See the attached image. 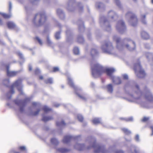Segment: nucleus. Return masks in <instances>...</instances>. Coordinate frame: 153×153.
<instances>
[{
    "label": "nucleus",
    "mask_w": 153,
    "mask_h": 153,
    "mask_svg": "<svg viewBox=\"0 0 153 153\" xmlns=\"http://www.w3.org/2000/svg\"><path fill=\"white\" fill-rule=\"evenodd\" d=\"M56 12L57 14L59 15H60L61 14L63 13L62 11L60 9H57Z\"/></svg>",
    "instance_id": "obj_47"
},
{
    "label": "nucleus",
    "mask_w": 153,
    "mask_h": 153,
    "mask_svg": "<svg viewBox=\"0 0 153 153\" xmlns=\"http://www.w3.org/2000/svg\"><path fill=\"white\" fill-rule=\"evenodd\" d=\"M107 88L108 92L111 93L113 91V87L112 84H109L108 85Z\"/></svg>",
    "instance_id": "obj_24"
},
{
    "label": "nucleus",
    "mask_w": 153,
    "mask_h": 153,
    "mask_svg": "<svg viewBox=\"0 0 153 153\" xmlns=\"http://www.w3.org/2000/svg\"><path fill=\"white\" fill-rule=\"evenodd\" d=\"M14 153H20L19 152H14Z\"/></svg>",
    "instance_id": "obj_64"
},
{
    "label": "nucleus",
    "mask_w": 153,
    "mask_h": 153,
    "mask_svg": "<svg viewBox=\"0 0 153 153\" xmlns=\"http://www.w3.org/2000/svg\"><path fill=\"white\" fill-rule=\"evenodd\" d=\"M73 52L74 54L76 55L79 54V48L77 47H75L73 49Z\"/></svg>",
    "instance_id": "obj_29"
},
{
    "label": "nucleus",
    "mask_w": 153,
    "mask_h": 153,
    "mask_svg": "<svg viewBox=\"0 0 153 153\" xmlns=\"http://www.w3.org/2000/svg\"><path fill=\"white\" fill-rule=\"evenodd\" d=\"M53 119V118L52 117H43L42 119V120L44 122H47L50 120H51Z\"/></svg>",
    "instance_id": "obj_22"
},
{
    "label": "nucleus",
    "mask_w": 153,
    "mask_h": 153,
    "mask_svg": "<svg viewBox=\"0 0 153 153\" xmlns=\"http://www.w3.org/2000/svg\"><path fill=\"white\" fill-rule=\"evenodd\" d=\"M39 79L40 80H42L43 79V76H39Z\"/></svg>",
    "instance_id": "obj_57"
},
{
    "label": "nucleus",
    "mask_w": 153,
    "mask_h": 153,
    "mask_svg": "<svg viewBox=\"0 0 153 153\" xmlns=\"http://www.w3.org/2000/svg\"><path fill=\"white\" fill-rule=\"evenodd\" d=\"M29 70L30 71H31L32 70V67L31 65H29Z\"/></svg>",
    "instance_id": "obj_56"
},
{
    "label": "nucleus",
    "mask_w": 153,
    "mask_h": 153,
    "mask_svg": "<svg viewBox=\"0 0 153 153\" xmlns=\"http://www.w3.org/2000/svg\"><path fill=\"white\" fill-rule=\"evenodd\" d=\"M74 148L77 150H81L84 147V145L83 144H80L78 143H76L74 146Z\"/></svg>",
    "instance_id": "obj_17"
},
{
    "label": "nucleus",
    "mask_w": 153,
    "mask_h": 153,
    "mask_svg": "<svg viewBox=\"0 0 153 153\" xmlns=\"http://www.w3.org/2000/svg\"><path fill=\"white\" fill-rule=\"evenodd\" d=\"M51 142L53 144L57 145L59 144V142L58 140L55 138H53L51 140Z\"/></svg>",
    "instance_id": "obj_28"
},
{
    "label": "nucleus",
    "mask_w": 153,
    "mask_h": 153,
    "mask_svg": "<svg viewBox=\"0 0 153 153\" xmlns=\"http://www.w3.org/2000/svg\"><path fill=\"white\" fill-rule=\"evenodd\" d=\"M146 17L145 15H143L142 16V23L144 24H145L146 23V21L144 19Z\"/></svg>",
    "instance_id": "obj_41"
},
{
    "label": "nucleus",
    "mask_w": 153,
    "mask_h": 153,
    "mask_svg": "<svg viewBox=\"0 0 153 153\" xmlns=\"http://www.w3.org/2000/svg\"><path fill=\"white\" fill-rule=\"evenodd\" d=\"M117 30L119 33H123L126 30V27L125 22L122 20L119 21L116 26Z\"/></svg>",
    "instance_id": "obj_10"
},
{
    "label": "nucleus",
    "mask_w": 153,
    "mask_h": 153,
    "mask_svg": "<svg viewBox=\"0 0 153 153\" xmlns=\"http://www.w3.org/2000/svg\"><path fill=\"white\" fill-rule=\"evenodd\" d=\"M91 54L92 57L93 58H94L97 56L98 54V52L96 49L93 48L91 51Z\"/></svg>",
    "instance_id": "obj_18"
},
{
    "label": "nucleus",
    "mask_w": 153,
    "mask_h": 153,
    "mask_svg": "<svg viewBox=\"0 0 153 153\" xmlns=\"http://www.w3.org/2000/svg\"><path fill=\"white\" fill-rule=\"evenodd\" d=\"M91 36V34H88V38H90V36Z\"/></svg>",
    "instance_id": "obj_61"
},
{
    "label": "nucleus",
    "mask_w": 153,
    "mask_h": 153,
    "mask_svg": "<svg viewBox=\"0 0 153 153\" xmlns=\"http://www.w3.org/2000/svg\"><path fill=\"white\" fill-rule=\"evenodd\" d=\"M91 84L92 86H93L94 85V84L93 82H91Z\"/></svg>",
    "instance_id": "obj_62"
},
{
    "label": "nucleus",
    "mask_w": 153,
    "mask_h": 153,
    "mask_svg": "<svg viewBox=\"0 0 153 153\" xmlns=\"http://www.w3.org/2000/svg\"><path fill=\"white\" fill-rule=\"evenodd\" d=\"M115 153H124V152L123 151L119 150L116 151Z\"/></svg>",
    "instance_id": "obj_54"
},
{
    "label": "nucleus",
    "mask_w": 153,
    "mask_h": 153,
    "mask_svg": "<svg viewBox=\"0 0 153 153\" xmlns=\"http://www.w3.org/2000/svg\"><path fill=\"white\" fill-rule=\"evenodd\" d=\"M92 122L94 124H97L101 123V120L100 119L95 118L93 120Z\"/></svg>",
    "instance_id": "obj_25"
},
{
    "label": "nucleus",
    "mask_w": 153,
    "mask_h": 153,
    "mask_svg": "<svg viewBox=\"0 0 153 153\" xmlns=\"http://www.w3.org/2000/svg\"><path fill=\"white\" fill-rule=\"evenodd\" d=\"M59 71V68L57 67H55L53 68L52 70L51 71L52 72H56Z\"/></svg>",
    "instance_id": "obj_37"
},
{
    "label": "nucleus",
    "mask_w": 153,
    "mask_h": 153,
    "mask_svg": "<svg viewBox=\"0 0 153 153\" xmlns=\"http://www.w3.org/2000/svg\"><path fill=\"white\" fill-rule=\"evenodd\" d=\"M40 111V110L39 109H37L36 111L34 112L32 114V115H33V116H36V115H37L39 114Z\"/></svg>",
    "instance_id": "obj_44"
},
{
    "label": "nucleus",
    "mask_w": 153,
    "mask_h": 153,
    "mask_svg": "<svg viewBox=\"0 0 153 153\" xmlns=\"http://www.w3.org/2000/svg\"><path fill=\"white\" fill-rule=\"evenodd\" d=\"M22 82V79H19L16 80L12 85L11 86V90L10 91V93L11 94H13L14 93L13 88L15 86L17 87L21 84Z\"/></svg>",
    "instance_id": "obj_13"
},
{
    "label": "nucleus",
    "mask_w": 153,
    "mask_h": 153,
    "mask_svg": "<svg viewBox=\"0 0 153 153\" xmlns=\"http://www.w3.org/2000/svg\"><path fill=\"white\" fill-rule=\"evenodd\" d=\"M123 78L124 79L127 80L128 79V75L126 74H124L122 75Z\"/></svg>",
    "instance_id": "obj_45"
},
{
    "label": "nucleus",
    "mask_w": 153,
    "mask_h": 153,
    "mask_svg": "<svg viewBox=\"0 0 153 153\" xmlns=\"http://www.w3.org/2000/svg\"><path fill=\"white\" fill-rule=\"evenodd\" d=\"M134 140L137 142H139L140 141V137L139 134H137L135 135L134 137Z\"/></svg>",
    "instance_id": "obj_39"
},
{
    "label": "nucleus",
    "mask_w": 153,
    "mask_h": 153,
    "mask_svg": "<svg viewBox=\"0 0 153 153\" xmlns=\"http://www.w3.org/2000/svg\"><path fill=\"white\" fill-rule=\"evenodd\" d=\"M149 119V117H144L142 119V121L143 122H145L148 120Z\"/></svg>",
    "instance_id": "obj_51"
},
{
    "label": "nucleus",
    "mask_w": 153,
    "mask_h": 153,
    "mask_svg": "<svg viewBox=\"0 0 153 153\" xmlns=\"http://www.w3.org/2000/svg\"><path fill=\"white\" fill-rule=\"evenodd\" d=\"M117 5L119 7H121V4L119 0H114Z\"/></svg>",
    "instance_id": "obj_42"
},
{
    "label": "nucleus",
    "mask_w": 153,
    "mask_h": 153,
    "mask_svg": "<svg viewBox=\"0 0 153 153\" xmlns=\"http://www.w3.org/2000/svg\"><path fill=\"white\" fill-rule=\"evenodd\" d=\"M26 148L24 146H20L18 148V149L22 151H25V150Z\"/></svg>",
    "instance_id": "obj_46"
},
{
    "label": "nucleus",
    "mask_w": 153,
    "mask_h": 153,
    "mask_svg": "<svg viewBox=\"0 0 153 153\" xmlns=\"http://www.w3.org/2000/svg\"><path fill=\"white\" fill-rule=\"evenodd\" d=\"M58 151L62 153H64L67 151V149L64 148H60L58 149Z\"/></svg>",
    "instance_id": "obj_36"
},
{
    "label": "nucleus",
    "mask_w": 153,
    "mask_h": 153,
    "mask_svg": "<svg viewBox=\"0 0 153 153\" xmlns=\"http://www.w3.org/2000/svg\"><path fill=\"white\" fill-rule=\"evenodd\" d=\"M56 125L57 126H62L65 125V123L63 120H62L60 122H57Z\"/></svg>",
    "instance_id": "obj_30"
},
{
    "label": "nucleus",
    "mask_w": 153,
    "mask_h": 153,
    "mask_svg": "<svg viewBox=\"0 0 153 153\" xmlns=\"http://www.w3.org/2000/svg\"><path fill=\"white\" fill-rule=\"evenodd\" d=\"M133 91L134 94L133 95H131V98L129 101L131 102H135L137 103H140V97H136L137 95H139L141 94L139 87L137 84H135V87L133 89Z\"/></svg>",
    "instance_id": "obj_5"
},
{
    "label": "nucleus",
    "mask_w": 153,
    "mask_h": 153,
    "mask_svg": "<svg viewBox=\"0 0 153 153\" xmlns=\"http://www.w3.org/2000/svg\"><path fill=\"white\" fill-rule=\"evenodd\" d=\"M8 66L7 67V74L8 76L13 77L16 76L18 73L17 71H10L9 70Z\"/></svg>",
    "instance_id": "obj_16"
},
{
    "label": "nucleus",
    "mask_w": 153,
    "mask_h": 153,
    "mask_svg": "<svg viewBox=\"0 0 153 153\" xmlns=\"http://www.w3.org/2000/svg\"><path fill=\"white\" fill-rule=\"evenodd\" d=\"M122 130L125 134H129L131 133V131L127 128H122Z\"/></svg>",
    "instance_id": "obj_27"
},
{
    "label": "nucleus",
    "mask_w": 153,
    "mask_h": 153,
    "mask_svg": "<svg viewBox=\"0 0 153 153\" xmlns=\"http://www.w3.org/2000/svg\"><path fill=\"white\" fill-rule=\"evenodd\" d=\"M126 121H132L133 120V118L132 117H130L128 118H123Z\"/></svg>",
    "instance_id": "obj_40"
},
{
    "label": "nucleus",
    "mask_w": 153,
    "mask_h": 153,
    "mask_svg": "<svg viewBox=\"0 0 153 153\" xmlns=\"http://www.w3.org/2000/svg\"><path fill=\"white\" fill-rule=\"evenodd\" d=\"M68 83L72 87L74 88L76 93L78 96L80 98L83 100H85L86 99L85 97L80 94L78 93L79 91L81 90V89L76 86L74 84L71 77L68 76Z\"/></svg>",
    "instance_id": "obj_9"
},
{
    "label": "nucleus",
    "mask_w": 153,
    "mask_h": 153,
    "mask_svg": "<svg viewBox=\"0 0 153 153\" xmlns=\"http://www.w3.org/2000/svg\"><path fill=\"white\" fill-rule=\"evenodd\" d=\"M68 142L69 140H72L73 139V137L71 135H68Z\"/></svg>",
    "instance_id": "obj_49"
},
{
    "label": "nucleus",
    "mask_w": 153,
    "mask_h": 153,
    "mask_svg": "<svg viewBox=\"0 0 153 153\" xmlns=\"http://www.w3.org/2000/svg\"><path fill=\"white\" fill-rule=\"evenodd\" d=\"M77 119L79 122H81L83 121V117L81 115L78 114L77 115Z\"/></svg>",
    "instance_id": "obj_33"
},
{
    "label": "nucleus",
    "mask_w": 153,
    "mask_h": 153,
    "mask_svg": "<svg viewBox=\"0 0 153 153\" xmlns=\"http://www.w3.org/2000/svg\"><path fill=\"white\" fill-rule=\"evenodd\" d=\"M91 65L92 74L94 77H98L101 74L106 72L108 76L111 77L112 82L114 84L118 85L121 83V81L119 77H114L112 75V74L115 71L114 68H106L94 60L91 61Z\"/></svg>",
    "instance_id": "obj_1"
},
{
    "label": "nucleus",
    "mask_w": 153,
    "mask_h": 153,
    "mask_svg": "<svg viewBox=\"0 0 153 153\" xmlns=\"http://www.w3.org/2000/svg\"><path fill=\"white\" fill-rule=\"evenodd\" d=\"M42 109L44 112H47L51 111V109L49 108L48 107L46 106L44 107Z\"/></svg>",
    "instance_id": "obj_38"
},
{
    "label": "nucleus",
    "mask_w": 153,
    "mask_h": 153,
    "mask_svg": "<svg viewBox=\"0 0 153 153\" xmlns=\"http://www.w3.org/2000/svg\"><path fill=\"white\" fill-rule=\"evenodd\" d=\"M150 128H151L152 131V133L151 134V135L152 136L153 135V126H151L150 127Z\"/></svg>",
    "instance_id": "obj_55"
},
{
    "label": "nucleus",
    "mask_w": 153,
    "mask_h": 153,
    "mask_svg": "<svg viewBox=\"0 0 153 153\" xmlns=\"http://www.w3.org/2000/svg\"><path fill=\"white\" fill-rule=\"evenodd\" d=\"M146 56L147 58L150 59V61L153 63V56L152 54L150 53H147L146 54Z\"/></svg>",
    "instance_id": "obj_20"
},
{
    "label": "nucleus",
    "mask_w": 153,
    "mask_h": 153,
    "mask_svg": "<svg viewBox=\"0 0 153 153\" xmlns=\"http://www.w3.org/2000/svg\"><path fill=\"white\" fill-rule=\"evenodd\" d=\"M12 8V4L11 2H9V10L10 11Z\"/></svg>",
    "instance_id": "obj_53"
},
{
    "label": "nucleus",
    "mask_w": 153,
    "mask_h": 153,
    "mask_svg": "<svg viewBox=\"0 0 153 153\" xmlns=\"http://www.w3.org/2000/svg\"><path fill=\"white\" fill-rule=\"evenodd\" d=\"M62 142L63 144L65 145L67 144V136H65L64 137L63 140H62Z\"/></svg>",
    "instance_id": "obj_32"
},
{
    "label": "nucleus",
    "mask_w": 153,
    "mask_h": 153,
    "mask_svg": "<svg viewBox=\"0 0 153 153\" xmlns=\"http://www.w3.org/2000/svg\"><path fill=\"white\" fill-rule=\"evenodd\" d=\"M108 16L107 18L104 16L101 17L100 20L101 25H102V26L105 30L109 31L111 30L109 22L116 20L118 17V15L114 11L110 10L108 12Z\"/></svg>",
    "instance_id": "obj_3"
},
{
    "label": "nucleus",
    "mask_w": 153,
    "mask_h": 153,
    "mask_svg": "<svg viewBox=\"0 0 153 153\" xmlns=\"http://www.w3.org/2000/svg\"><path fill=\"white\" fill-rule=\"evenodd\" d=\"M151 2L152 4H153V0H151Z\"/></svg>",
    "instance_id": "obj_63"
},
{
    "label": "nucleus",
    "mask_w": 153,
    "mask_h": 153,
    "mask_svg": "<svg viewBox=\"0 0 153 153\" xmlns=\"http://www.w3.org/2000/svg\"><path fill=\"white\" fill-rule=\"evenodd\" d=\"M34 72L36 74H38L40 73V71L39 69L37 68L35 70Z\"/></svg>",
    "instance_id": "obj_50"
},
{
    "label": "nucleus",
    "mask_w": 153,
    "mask_h": 153,
    "mask_svg": "<svg viewBox=\"0 0 153 153\" xmlns=\"http://www.w3.org/2000/svg\"><path fill=\"white\" fill-rule=\"evenodd\" d=\"M1 15L5 19H8L10 18L11 16L10 14H8L5 13H1Z\"/></svg>",
    "instance_id": "obj_23"
},
{
    "label": "nucleus",
    "mask_w": 153,
    "mask_h": 153,
    "mask_svg": "<svg viewBox=\"0 0 153 153\" xmlns=\"http://www.w3.org/2000/svg\"><path fill=\"white\" fill-rule=\"evenodd\" d=\"M54 106L55 107H58L59 106V104H56L54 105Z\"/></svg>",
    "instance_id": "obj_58"
},
{
    "label": "nucleus",
    "mask_w": 153,
    "mask_h": 153,
    "mask_svg": "<svg viewBox=\"0 0 153 153\" xmlns=\"http://www.w3.org/2000/svg\"><path fill=\"white\" fill-rule=\"evenodd\" d=\"M28 98H27L24 101H22L17 99L14 100V102L18 106H20V111L21 112L24 111L23 107L25 106L26 104V101L27 100H29Z\"/></svg>",
    "instance_id": "obj_12"
},
{
    "label": "nucleus",
    "mask_w": 153,
    "mask_h": 153,
    "mask_svg": "<svg viewBox=\"0 0 153 153\" xmlns=\"http://www.w3.org/2000/svg\"><path fill=\"white\" fill-rule=\"evenodd\" d=\"M113 39L116 42L117 48L121 50L122 48H126L129 51L134 50L135 47V43L130 39L127 38L124 39L122 41H120V39L117 36L114 35Z\"/></svg>",
    "instance_id": "obj_2"
},
{
    "label": "nucleus",
    "mask_w": 153,
    "mask_h": 153,
    "mask_svg": "<svg viewBox=\"0 0 153 153\" xmlns=\"http://www.w3.org/2000/svg\"><path fill=\"white\" fill-rule=\"evenodd\" d=\"M60 32L58 31L56 32L55 34V38L57 39H58L60 38Z\"/></svg>",
    "instance_id": "obj_34"
},
{
    "label": "nucleus",
    "mask_w": 153,
    "mask_h": 153,
    "mask_svg": "<svg viewBox=\"0 0 153 153\" xmlns=\"http://www.w3.org/2000/svg\"><path fill=\"white\" fill-rule=\"evenodd\" d=\"M7 25L9 29H13L15 27V24L11 22H8L7 23Z\"/></svg>",
    "instance_id": "obj_21"
},
{
    "label": "nucleus",
    "mask_w": 153,
    "mask_h": 153,
    "mask_svg": "<svg viewBox=\"0 0 153 153\" xmlns=\"http://www.w3.org/2000/svg\"><path fill=\"white\" fill-rule=\"evenodd\" d=\"M32 105L34 106H35L37 105V103L36 102H33L32 103Z\"/></svg>",
    "instance_id": "obj_59"
},
{
    "label": "nucleus",
    "mask_w": 153,
    "mask_h": 153,
    "mask_svg": "<svg viewBox=\"0 0 153 153\" xmlns=\"http://www.w3.org/2000/svg\"><path fill=\"white\" fill-rule=\"evenodd\" d=\"M103 52L109 54L114 53V48L111 43L110 42H105L104 45H102L101 47Z\"/></svg>",
    "instance_id": "obj_8"
},
{
    "label": "nucleus",
    "mask_w": 153,
    "mask_h": 153,
    "mask_svg": "<svg viewBox=\"0 0 153 153\" xmlns=\"http://www.w3.org/2000/svg\"><path fill=\"white\" fill-rule=\"evenodd\" d=\"M96 6L98 8H101L104 7V4L103 3L100 2H98L96 4Z\"/></svg>",
    "instance_id": "obj_31"
},
{
    "label": "nucleus",
    "mask_w": 153,
    "mask_h": 153,
    "mask_svg": "<svg viewBox=\"0 0 153 153\" xmlns=\"http://www.w3.org/2000/svg\"><path fill=\"white\" fill-rule=\"evenodd\" d=\"M145 98L146 100L150 101L153 100V97L149 90L147 91L146 93Z\"/></svg>",
    "instance_id": "obj_15"
},
{
    "label": "nucleus",
    "mask_w": 153,
    "mask_h": 153,
    "mask_svg": "<svg viewBox=\"0 0 153 153\" xmlns=\"http://www.w3.org/2000/svg\"><path fill=\"white\" fill-rule=\"evenodd\" d=\"M134 70L137 76L138 77L143 78L145 76V73L143 70L141 68L139 61H137V63L134 65Z\"/></svg>",
    "instance_id": "obj_7"
},
{
    "label": "nucleus",
    "mask_w": 153,
    "mask_h": 153,
    "mask_svg": "<svg viewBox=\"0 0 153 153\" xmlns=\"http://www.w3.org/2000/svg\"><path fill=\"white\" fill-rule=\"evenodd\" d=\"M45 83L46 84H52L53 82V80L51 78H49L45 80Z\"/></svg>",
    "instance_id": "obj_35"
},
{
    "label": "nucleus",
    "mask_w": 153,
    "mask_h": 153,
    "mask_svg": "<svg viewBox=\"0 0 153 153\" xmlns=\"http://www.w3.org/2000/svg\"><path fill=\"white\" fill-rule=\"evenodd\" d=\"M47 17L44 13H40L36 14L33 20L34 23L37 26H40L45 24Z\"/></svg>",
    "instance_id": "obj_4"
},
{
    "label": "nucleus",
    "mask_w": 153,
    "mask_h": 153,
    "mask_svg": "<svg viewBox=\"0 0 153 153\" xmlns=\"http://www.w3.org/2000/svg\"><path fill=\"white\" fill-rule=\"evenodd\" d=\"M79 30H80V29H81L82 31H84V27L82 23L81 25L79 26Z\"/></svg>",
    "instance_id": "obj_48"
},
{
    "label": "nucleus",
    "mask_w": 153,
    "mask_h": 153,
    "mask_svg": "<svg viewBox=\"0 0 153 153\" xmlns=\"http://www.w3.org/2000/svg\"><path fill=\"white\" fill-rule=\"evenodd\" d=\"M128 152L131 153H139L138 149L134 145H131L128 150Z\"/></svg>",
    "instance_id": "obj_14"
},
{
    "label": "nucleus",
    "mask_w": 153,
    "mask_h": 153,
    "mask_svg": "<svg viewBox=\"0 0 153 153\" xmlns=\"http://www.w3.org/2000/svg\"><path fill=\"white\" fill-rule=\"evenodd\" d=\"M77 41L81 43H82L84 42V39L82 36L81 35L78 36L77 39Z\"/></svg>",
    "instance_id": "obj_26"
},
{
    "label": "nucleus",
    "mask_w": 153,
    "mask_h": 153,
    "mask_svg": "<svg viewBox=\"0 0 153 153\" xmlns=\"http://www.w3.org/2000/svg\"><path fill=\"white\" fill-rule=\"evenodd\" d=\"M141 34L142 37L144 39H148L149 37V34L145 31H142Z\"/></svg>",
    "instance_id": "obj_19"
},
{
    "label": "nucleus",
    "mask_w": 153,
    "mask_h": 153,
    "mask_svg": "<svg viewBox=\"0 0 153 153\" xmlns=\"http://www.w3.org/2000/svg\"><path fill=\"white\" fill-rule=\"evenodd\" d=\"M38 41L40 45H42V40L38 37H36L35 38Z\"/></svg>",
    "instance_id": "obj_43"
},
{
    "label": "nucleus",
    "mask_w": 153,
    "mask_h": 153,
    "mask_svg": "<svg viewBox=\"0 0 153 153\" xmlns=\"http://www.w3.org/2000/svg\"><path fill=\"white\" fill-rule=\"evenodd\" d=\"M47 42L49 45L51 44V42L48 37L47 39Z\"/></svg>",
    "instance_id": "obj_52"
},
{
    "label": "nucleus",
    "mask_w": 153,
    "mask_h": 153,
    "mask_svg": "<svg viewBox=\"0 0 153 153\" xmlns=\"http://www.w3.org/2000/svg\"><path fill=\"white\" fill-rule=\"evenodd\" d=\"M92 146L94 149L95 153H108V151L105 149L104 146L97 144L95 142L94 143Z\"/></svg>",
    "instance_id": "obj_11"
},
{
    "label": "nucleus",
    "mask_w": 153,
    "mask_h": 153,
    "mask_svg": "<svg viewBox=\"0 0 153 153\" xmlns=\"http://www.w3.org/2000/svg\"><path fill=\"white\" fill-rule=\"evenodd\" d=\"M126 17L130 25L133 27L137 25L138 23L137 19L136 16L133 13L128 12L126 14Z\"/></svg>",
    "instance_id": "obj_6"
},
{
    "label": "nucleus",
    "mask_w": 153,
    "mask_h": 153,
    "mask_svg": "<svg viewBox=\"0 0 153 153\" xmlns=\"http://www.w3.org/2000/svg\"><path fill=\"white\" fill-rule=\"evenodd\" d=\"M2 24V21L0 19V25H1Z\"/></svg>",
    "instance_id": "obj_60"
}]
</instances>
